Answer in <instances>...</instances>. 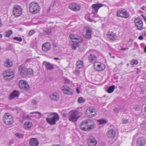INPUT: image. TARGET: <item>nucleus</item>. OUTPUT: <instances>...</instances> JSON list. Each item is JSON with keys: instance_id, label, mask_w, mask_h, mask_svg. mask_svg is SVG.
Segmentation results:
<instances>
[{"instance_id": "nucleus-1", "label": "nucleus", "mask_w": 146, "mask_h": 146, "mask_svg": "<svg viewBox=\"0 0 146 146\" xmlns=\"http://www.w3.org/2000/svg\"><path fill=\"white\" fill-rule=\"evenodd\" d=\"M80 127V128L83 131H89L95 128L96 125L92 121L88 119L83 121Z\"/></svg>"}, {"instance_id": "nucleus-2", "label": "nucleus", "mask_w": 146, "mask_h": 146, "mask_svg": "<svg viewBox=\"0 0 146 146\" xmlns=\"http://www.w3.org/2000/svg\"><path fill=\"white\" fill-rule=\"evenodd\" d=\"M59 119V116L57 113H54L49 115L48 117L46 118L47 122L51 125H54L56 124V121Z\"/></svg>"}, {"instance_id": "nucleus-3", "label": "nucleus", "mask_w": 146, "mask_h": 146, "mask_svg": "<svg viewBox=\"0 0 146 146\" xmlns=\"http://www.w3.org/2000/svg\"><path fill=\"white\" fill-rule=\"evenodd\" d=\"M29 11L33 14H35L38 13L40 11V8L38 3L32 2L29 6Z\"/></svg>"}, {"instance_id": "nucleus-4", "label": "nucleus", "mask_w": 146, "mask_h": 146, "mask_svg": "<svg viewBox=\"0 0 146 146\" xmlns=\"http://www.w3.org/2000/svg\"><path fill=\"white\" fill-rule=\"evenodd\" d=\"M81 116V113L80 112L78 111H76L71 113L68 119L70 121L72 122H75L77 121Z\"/></svg>"}, {"instance_id": "nucleus-5", "label": "nucleus", "mask_w": 146, "mask_h": 146, "mask_svg": "<svg viewBox=\"0 0 146 146\" xmlns=\"http://www.w3.org/2000/svg\"><path fill=\"white\" fill-rule=\"evenodd\" d=\"M3 120L6 125L11 124L13 121L12 116L8 113H5L3 117Z\"/></svg>"}, {"instance_id": "nucleus-6", "label": "nucleus", "mask_w": 146, "mask_h": 146, "mask_svg": "<svg viewBox=\"0 0 146 146\" xmlns=\"http://www.w3.org/2000/svg\"><path fill=\"white\" fill-rule=\"evenodd\" d=\"M22 13V9L21 7L19 5L14 6L13 9V13L15 17L20 16Z\"/></svg>"}, {"instance_id": "nucleus-7", "label": "nucleus", "mask_w": 146, "mask_h": 146, "mask_svg": "<svg viewBox=\"0 0 146 146\" xmlns=\"http://www.w3.org/2000/svg\"><path fill=\"white\" fill-rule=\"evenodd\" d=\"M92 32V29L88 27L84 28L83 31V34L84 37L87 39L90 38Z\"/></svg>"}, {"instance_id": "nucleus-8", "label": "nucleus", "mask_w": 146, "mask_h": 146, "mask_svg": "<svg viewBox=\"0 0 146 146\" xmlns=\"http://www.w3.org/2000/svg\"><path fill=\"white\" fill-rule=\"evenodd\" d=\"M134 23L135 26L139 30L141 31L143 29V23L141 20L139 18L135 19Z\"/></svg>"}, {"instance_id": "nucleus-9", "label": "nucleus", "mask_w": 146, "mask_h": 146, "mask_svg": "<svg viewBox=\"0 0 146 146\" xmlns=\"http://www.w3.org/2000/svg\"><path fill=\"white\" fill-rule=\"evenodd\" d=\"M15 76L14 72L13 71H11L9 70H7L3 73L4 77L7 80H9Z\"/></svg>"}, {"instance_id": "nucleus-10", "label": "nucleus", "mask_w": 146, "mask_h": 146, "mask_svg": "<svg viewBox=\"0 0 146 146\" xmlns=\"http://www.w3.org/2000/svg\"><path fill=\"white\" fill-rule=\"evenodd\" d=\"M19 86L20 89L24 90H28L29 86L27 82L25 81L22 80L20 81L19 83Z\"/></svg>"}, {"instance_id": "nucleus-11", "label": "nucleus", "mask_w": 146, "mask_h": 146, "mask_svg": "<svg viewBox=\"0 0 146 146\" xmlns=\"http://www.w3.org/2000/svg\"><path fill=\"white\" fill-rule=\"evenodd\" d=\"M69 37L71 40H76V42L80 43L83 42V39L81 36L74 34H71L69 35Z\"/></svg>"}, {"instance_id": "nucleus-12", "label": "nucleus", "mask_w": 146, "mask_h": 146, "mask_svg": "<svg viewBox=\"0 0 146 146\" xmlns=\"http://www.w3.org/2000/svg\"><path fill=\"white\" fill-rule=\"evenodd\" d=\"M28 69L24 66L21 65L19 67V70L20 72L21 75L23 77H25L27 76V71Z\"/></svg>"}, {"instance_id": "nucleus-13", "label": "nucleus", "mask_w": 146, "mask_h": 146, "mask_svg": "<svg viewBox=\"0 0 146 146\" xmlns=\"http://www.w3.org/2000/svg\"><path fill=\"white\" fill-rule=\"evenodd\" d=\"M146 143V140L143 137H139L136 141L137 146H144Z\"/></svg>"}, {"instance_id": "nucleus-14", "label": "nucleus", "mask_w": 146, "mask_h": 146, "mask_svg": "<svg viewBox=\"0 0 146 146\" xmlns=\"http://www.w3.org/2000/svg\"><path fill=\"white\" fill-rule=\"evenodd\" d=\"M51 45L48 42H46L43 44L42 46V51L45 52H47L50 49Z\"/></svg>"}, {"instance_id": "nucleus-15", "label": "nucleus", "mask_w": 146, "mask_h": 146, "mask_svg": "<svg viewBox=\"0 0 146 146\" xmlns=\"http://www.w3.org/2000/svg\"><path fill=\"white\" fill-rule=\"evenodd\" d=\"M62 90L65 94L70 95L72 94V90L70 89L69 86L66 85L62 87Z\"/></svg>"}, {"instance_id": "nucleus-16", "label": "nucleus", "mask_w": 146, "mask_h": 146, "mask_svg": "<svg viewBox=\"0 0 146 146\" xmlns=\"http://www.w3.org/2000/svg\"><path fill=\"white\" fill-rule=\"evenodd\" d=\"M50 99L54 101H57L59 100V96L58 93L56 92L51 93L49 96Z\"/></svg>"}, {"instance_id": "nucleus-17", "label": "nucleus", "mask_w": 146, "mask_h": 146, "mask_svg": "<svg viewBox=\"0 0 146 146\" xmlns=\"http://www.w3.org/2000/svg\"><path fill=\"white\" fill-rule=\"evenodd\" d=\"M103 5L101 3L94 4L92 5L93 9L92 12L94 14H96L99 8L102 7Z\"/></svg>"}, {"instance_id": "nucleus-18", "label": "nucleus", "mask_w": 146, "mask_h": 146, "mask_svg": "<svg viewBox=\"0 0 146 146\" xmlns=\"http://www.w3.org/2000/svg\"><path fill=\"white\" fill-rule=\"evenodd\" d=\"M69 8L71 10L76 11H79L80 9V6L75 3L71 4L69 6Z\"/></svg>"}, {"instance_id": "nucleus-19", "label": "nucleus", "mask_w": 146, "mask_h": 146, "mask_svg": "<svg viewBox=\"0 0 146 146\" xmlns=\"http://www.w3.org/2000/svg\"><path fill=\"white\" fill-rule=\"evenodd\" d=\"M116 132L115 130L111 129L107 132V135L108 137L113 139L115 136Z\"/></svg>"}, {"instance_id": "nucleus-20", "label": "nucleus", "mask_w": 146, "mask_h": 146, "mask_svg": "<svg viewBox=\"0 0 146 146\" xmlns=\"http://www.w3.org/2000/svg\"><path fill=\"white\" fill-rule=\"evenodd\" d=\"M88 60L90 62H94L97 60V57L94 54L90 53L88 56Z\"/></svg>"}, {"instance_id": "nucleus-21", "label": "nucleus", "mask_w": 146, "mask_h": 146, "mask_svg": "<svg viewBox=\"0 0 146 146\" xmlns=\"http://www.w3.org/2000/svg\"><path fill=\"white\" fill-rule=\"evenodd\" d=\"M108 37L110 40L113 41L116 40L117 39V36L116 34H112L110 32H108L107 34Z\"/></svg>"}, {"instance_id": "nucleus-22", "label": "nucleus", "mask_w": 146, "mask_h": 146, "mask_svg": "<svg viewBox=\"0 0 146 146\" xmlns=\"http://www.w3.org/2000/svg\"><path fill=\"white\" fill-rule=\"evenodd\" d=\"M38 140L35 138H32L29 141L30 146H38Z\"/></svg>"}, {"instance_id": "nucleus-23", "label": "nucleus", "mask_w": 146, "mask_h": 146, "mask_svg": "<svg viewBox=\"0 0 146 146\" xmlns=\"http://www.w3.org/2000/svg\"><path fill=\"white\" fill-rule=\"evenodd\" d=\"M88 143L89 146H96L97 141L94 138H90L88 140Z\"/></svg>"}, {"instance_id": "nucleus-24", "label": "nucleus", "mask_w": 146, "mask_h": 146, "mask_svg": "<svg viewBox=\"0 0 146 146\" xmlns=\"http://www.w3.org/2000/svg\"><path fill=\"white\" fill-rule=\"evenodd\" d=\"M19 96V92L18 91L14 90L11 93L10 96V98L11 99H12L15 97L18 98Z\"/></svg>"}, {"instance_id": "nucleus-25", "label": "nucleus", "mask_w": 146, "mask_h": 146, "mask_svg": "<svg viewBox=\"0 0 146 146\" xmlns=\"http://www.w3.org/2000/svg\"><path fill=\"white\" fill-rule=\"evenodd\" d=\"M45 66L46 69L48 70H52L54 68L53 65L49 62H46Z\"/></svg>"}, {"instance_id": "nucleus-26", "label": "nucleus", "mask_w": 146, "mask_h": 146, "mask_svg": "<svg viewBox=\"0 0 146 146\" xmlns=\"http://www.w3.org/2000/svg\"><path fill=\"white\" fill-rule=\"evenodd\" d=\"M12 65V61L9 59H7L5 62L4 66L7 67H11Z\"/></svg>"}, {"instance_id": "nucleus-27", "label": "nucleus", "mask_w": 146, "mask_h": 146, "mask_svg": "<svg viewBox=\"0 0 146 146\" xmlns=\"http://www.w3.org/2000/svg\"><path fill=\"white\" fill-rule=\"evenodd\" d=\"M32 126V123L29 122H25L24 124V127L26 129H28L30 128Z\"/></svg>"}, {"instance_id": "nucleus-28", "label": "nucleus", "mask_w": 146, "mask_h": 146, "mask_svg": "<svg viewBox=\"0 0 146 146\" xmlns=\"http://www.w3.org/2000/svg\"><path fill=\"white\" fill-rule=\"evenodd\" d=\"M83 64V62L81 60H79L77 61L76 63V66L77 68H80L82 66Z\"/></svg>"}, {"instance_id": "nucleus-29", "label": "nucleus", "mask_w": 146, "mask_h": 146, "mask_svg": "<svg viewBox=\"0 0 146 146\" xmlns=\"http://www.w3.org/2000/svg\"><path fill=\"white\" fill-rule=\"evenodd\" d=\"M27 73V76H29L32 77L33 75V71L31 69H28Z\"/></svg>"}, {"instance_id": "nucleus-30", "label": "nucleus", "mask_w": 146, "mask_h": 146, "mask_svg": "<svg viewBox=\"0 0 146 146\" xmlns=\"http://www.w3.org/2000/svg\"><path fill=\"white\" fill-rule=\"evenodd\" d=\"M115 89V86L113 85L111 86L108 88L107 90V92L109 93H112Z\"/></svg>"}, {"instance_id": "nucleus-31", "label": "nucleus", "mask_w": 146, "mask_h": 146, "mask_svg": "<svg viewBox=\"0 0 146 146\" xmlns=\"http://www.w3.org/2000/svg\"><path fill=\"white\" fill-rule=\"evenodd\" d=\"M15 135L19 139H23V138L24 134L18 132L16 133L15 134Z\"/></svg>"}, {"instance_id": "nucleus-32", "label": "nucleus", "mask_w": 146, "mask_h": 146, "mask_svg": "<svg viewBox=\"0 0 146 146\" xmlns=\"http://www.w3.org/2000/svg\"><path fill=\"white\" fill-rule=\"evenodd\" d=\"M124 11L121 10H119L117 11V15L118 17H121L124 13Z\"/></svg>"}, {"instance_id": "nucleus-33", "label": "nucleus", "mask_w": 146, "mask_h": 146, "mask_svg": "<svg viewBox=\"0 0 146 146\" xmlns=\"http://www.w3.org/2000/svg\"><path fill=\"white\" fill-rule=\"evenodd\" d=\"M94 110L92 108H88L86 110V113L87 114L92 113L94 112Z\"/></svg>"}, {"instance_id": "nucleus-34", "label": "nucleus", "mask_w": 146, "mask_h": 146, "mask_svg": "<svg viewBox=\"0 0 146 146\" xmlns=\"http://www.w3.org/2000/svg\"><path fill=\"white\" fill-rule=\"evenodd\" d=\"M51 33V30L48 28H46V30L44 31V33L45 35H49Z\"/></svg>"}, {"instance_id": "nucleus-35", "label": "nucleus", "mask_w": 146, "mask_h": 146, "mask_svg": "<svg viewBox=\"0 0 146 146\" xmlns=\"http://www.w3.org/2000/svg\"><path fill=\"white\" fill-rule=\"evenodd\" d=\"M98 121L100 124H106L107 123V121L106 120L104 119H100L98 120Z\"/></svg>"}, {"instance_id": "nucleus-36", "label": "nucleus", "mask_w": 146, "mask_h": 146, "mask_svg": "<svg viewBox=\"0 0 146 146\" xmlns=\"http://www.w3.org/2000/svg\"><path fill=\"white\" fill-rule=\"evenodd\" d=\"M129 17V14L126 11H124L123 15L122 16V17L125 18H128Z\"/></svg>"}, {"instance_id": "nucleus-37", "label": "nucleus", "mask_w": 146, "mask_h": 146, "mask_svg": "<svg viewBox=\"0 0 146 146\" xmlns=\"http://www.w3.org/2000/svg\"><path fill=\"white\" fill-rule=\"evenodd\" d=\"M138 63V62L137 60L135 59L132 60L130 64L131 65H133L134 64L137 65Z\"/></svg>"}, {"instance_id": "nucleus-38", "label": "nucleus", "mask_w": 146, "mask_h": 146, "mask_svg": "<svg viewBox=\"0 0 146 146\" xmlns=\"http://www.w3.org/2000/svg\"><path fill=\"white\" fill-rule=\"evenodd\" d=\"M13 40H16L19 42H21L22 41V39L21 37H13Z\"/></svg>"}, {"instance_id": "nucleus-39", "label": "nucleus", "mask_w": 146, "mask_h": 146, "mask_svg": "<svg viewBox=\"0 0 146 146\" xmlns=\"http://www.w3.org/2000/svg\"><path fill=\"white\" fill-rule=\"evenodd\" d=\"M78 102L80 103H81L85 102V99L82 97H80L78 98Z\"/></svg>"}, {"instance_id": "nucleus-40", "label": "nucleus", "mask_w": 146, "mask_h": 146, "mask_svg": "<svg viewBox=\"0 0 146 146\" xmlns=\"http://www.w3.org/2000/svg\"><path fill=\"white\" fill-rule=\"evenodd\" d=\"M79 43H77L76 42L73 43L72 44V48L73 49L75 50L76 49V47L78 46V44Z\"/></svg>"}, {"instance_id": "nucleus-41", "label": "nucleus", "mask_w": 146, "mask_h": 146, "mask_svg": "<svg viewBox=\"0 0 146 146\" xmlns=\"http://www.w3.org/2000/svg\"><path fill=\"white\" fill-rule=\"evenodd\" d=\"M98 68L96 70L99 71H101L103 70L101 67V64H98L97 65Z\"/></svg>"}, {"instance_id": "nucleus-42", "label": "nucleus", "mask_w": 146, "mask_h": 146, "mask_svg": "<svg viewBox=\"0 0 146 146\" xmlns=\"http://www.w3.org/2000/svg\"><path fill=\"white\" fill-rule=\"evenodd\" d=\"M140 107L139 105H135L133 106V109L135 110L138 111L139 110Z\"/></svg>"}, {"instance_id": "nucleus-43", "label": "nucleus", "mask_w": 146, "mask_h": 146, "mask_svg": "<svg viewBox=\"0 0 146 146\" xmlns=\"http://www.w3.org/2000/svg\"><path fill=\"white\" fill-rule=\"evenodd\" d=\"M12 33V31L11 30H10L9 31H8L7 32V34L6 35V36L7 37H9Z\"/></svg>"}, {"instance_id": "nucleus-44", "label": "nucleus", "mask_w": 146, "mask_h": 146, "mask_svg": "<svg viewBox=\"0 0 146 146\" xmlns=\"http://www.w3.org/2000/svg\"><path fill=\"white\" fill-rule=\"evenodd\" d=\"M122 123L123 124H127L129 122L128 119H122Z\"/></svg>"}, {"instance_id": "nucleus-45", "label": "nucleus", "mask_w": 146, "mask_h": 146, "mask_svg": "<svg viewBox=\"0 0 146 146\" xmlns=\"http://www.w3.org/2000/svg\"><path fill=\"white\" fill-rule=\"evenodd\" d=\"M35 33V31L32 30H31L29 32V33L28 34V35L29 36H31L32 35H33Z\"/></svg>"}, {"instance_id": "nucleus-46", "label": "nucleus", "mask_w": 146, "mask_h": 146, "mask_svg": "<svg viewBox=\"0 0 146 146\" xmlns=\"http://www.w3.org/2000/svg\"><path fill=\"white\" fill-rule=\"evenodd\" d=\"M37 113L38 114L40 115V116L42 115V114L40 113V112H38V111H35L33 112H31L30 113V114H32L34 113Z\"/></svg>"}, {"instance_id": "nucleus-47", "label": "nucleus", "mask_w": 146, "mask_h": 146, "mask_svg": "<svg viewBox=\"0 0 146 146\" xmlns=\"http://www.w3.org/2000/svg\"><path fill=\"white\" fill-rule=\"evenodd\" d=\"M74 73L77 76H79L80 74V72L78 70H76L74 72Z\"/></svg>"}, {"instance_id": "nucleus-48", "label": "nucleus", "mask_w": 146, "mask_h": 146, "mask_svg": "<svg viewBox=\"0 0 146 146\" xmlns=\"http://www.w3.org/2000/svg\"><path fill=\"white\" fill-rule=\"evenodd\" d=\"M114 111L116 113H117L119 111V109L116 108H115L113 109Z\"/></svg>"}, {"instance_id": "nucleus-49", "label": "nucleus", "mask_w": 146, "mask_h": 146, "mask_svg": "<svg viewBox=\"0 0 146 146\" xmlns=\"http://www.w3.org/2000/svg\"><path fill=\"white\" fill-rule=\"evenodd\" d=\"M32 103L34 104H35L37 103V101L36 100H32Z\"/></svg>"}, {"instance_id": "nucleus-50", "label": "nucleus", "mask_w": 146, "mask_h": 146, "mask_svg": "<svg viewBox=\"0 0 146 146\" xmlns=\"http://www.w3.org/2000/svg\"><path fill=\"white\" fill-rule=\"evenodd\" d=\"M106 144L104 143H102L100 144L99 146H105Z\"/></svg>"}, {"instance_id": "nucleus-51", "label": "nucleus", "mask_w": 146, "mask_h": 146, "mask_svg": "<svg viewBox=\"0 0 146 146\" xmlns=\"http://www.w3.org/2000/svg\"><path fill=\"white\" fill-rule=\"evenodd\" d=\"M138 38L140 40H142L143 39V37L142 36H140Z\"/></svg>"}, {"instance_id": "nucleus-52", "label": "nucleus", "mask_w": 146, "mask_h": 146, "mask_svg": "<svg viewBox=\"0 0 146 146\" xmlns=\"http://www.w3.org/2000/svg\"><path fill=\"white\" fill-rule=\"evenodd\" d=\"M30 116H29V115H27V116L26 118H27L28 119H29L31 120V119L30 118Z\"/></svg>"}, {"instance_id": "nucleus-53", "label": "nucleus", "mask_w": 146, "mask_h": 146, "mask_svg": "<svg viewBox=\"0 0 146 146\" xmlns=\"http://www.w3.org/2000/svg\"><path fill=\"white\" fill-rule=\"evenodd\" d=\"M76 90L77 93L78 94H79V89H78V88H77L76 89Z\"/></svg>"}, {"instance_id": "nucleus-54", "label": "nucleus", "mask_w": 146, "mask_h": 146, "mask_svg": "<svg viewBox=\"0 0 146 146\" xmlns=\"http://www.w3.org/2000/svg\"><path fill=\"white\" fill-rule=\"evenodd\" d=\"M54 59L55 60H58L59 59V58L57 57H54Z\"/></svg>"}, {"instance_id": "nucleus-55", "label": "nucleus", "mask_w": 146, "mask_h": 146, "mask_svg": "<svg viewBox=\"0 0 146 146\" xmlns=\"http://www.w3.org/2000/svg\"><path fill=\"white\" fill-rule=\"evenodd\" d=\"M66 113H64L63 114V116L66 117Z\"/></svg>"}, {"instance_id": "nucleus-56", "label": "nucleus", "mask_w": 146, "mask_h": 146, "mask_svg": "<svg viewBox=\"0 0 146 146\" xmlns=\"http://www.w3.org/2000/svg\"><path fill=\"white\" fill-rule=\"evenodd\" d=\"M126 49L125 48H123L121 49V50H125Z\"/></svg>"}, {"instance_id": "nucleus-57", "label": "nucleus", "mask_w": 146, "mask_h": 146, "mask_svg": "<svg viewBox=\"0 0 146 146\" xmlns=\"http://www.w3.org/2000/svg\"><path fill=\"white\" fill-rule=\"evenodd\" d=\"M2 37V35L1 34H0V38Z\"/></svg>"}, {"instance_id": "nucleus-58", "label": "nucleus", "mask_w": 146, "mask_h": 146, "mask_svg": "<svg viewBox=\"0 0 146 146\" xmlns=\"http://www.w3.org/2000/svg\"><path fill=\"white\" fill-rule=\"evenodd\" d=\"M141 9H142V10H145L144 9V8L143 7H141Z\"/></svg>"}, {"instance_id": "nucleus-59", "label": "nucleus", "mask_w": 146, "mask_h": 146, "mask_svg": "<svg viewBox=\"0 0 146 146\" xmlns=\"http://www.w3.org/2000/svg\"><path fill=\"white\" fill-rule=\"evenodd\" d=\"M144 49H145V52L146 53V46L145 47Z\"/></svg>"}, {"instance_id": "nucleus-60", "label": "nucleus", "mask_w": 146, "mask_h": 146, "mask_svg": "<svg viewBox=\"0 0 146 146\" xmlns=\"http://www.w3.org/2000/svg\"><path fill=\"white\" fill-rule=\"evenodd\" d=\"M56 145V146H60V145H59L56 144L55 145Z\"/></svg>"}, {"instance_id": "nucleus-61", "label": "nucleus", "mask_w": 146, "mask_h": 146, "mask_svg": "<svg viewBox=\"0 0 146 146\" xmlns=\"http://www.w3.org/2000/svg\"><path fill=\"white\" fill-rule=\"evenodd\" d=\"M143 18L144 19L145 21V19H146V18L145 17H143Z\"/></svg>"}, {"instance_id": "nucleus-62", "label": "nucleus", "mask_w": 146, "mask_h": 146, "mask_svg": "<svg viewBox=\"0 0 146 146\" xmlns=\"http://www.w3.org/2000/svg\"><path fill=\"white\" fill-rule=\"evenodd\" d=\"M143 18L144 19L145 21V19H146V18L145 17H143Z\"/></svg>"}, {"instance_id": "nucleus-63", "label": "nucleus", "mask_w": 146, "mask_h": 146, "mask_svg": "<svg viewBox=\"0 0 146 146\" xmlns=\"http://www.w3.org/2000/svg\"><path fill=\"white\" fill-rule=\"evenodd\" d=\"M51 146H56V145H51Z\"/></svg>"}, {"instance_id": "nucleus-64", "label": "nucleus", "mask_w": 146, "mask_h": 146, "mask_svg": "<svg viewBox=\"0 0 146 146\" xmlns=\"http://www.w3.org/2000/svg\"><path fill=\"white\" fill-rule=\"evenodd\" d=\"M145 23H146V19H145Z\"/></svg>"}]
</instances>
